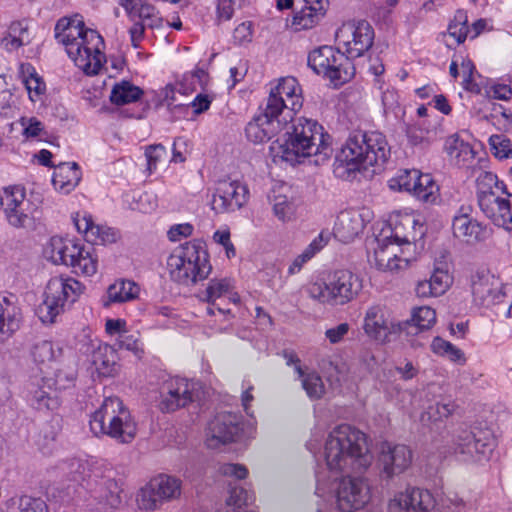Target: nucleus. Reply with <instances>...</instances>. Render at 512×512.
I'll use <instances>...</instances> for the list:
<instances>
[{
    "label": "nucleus",
    "instance_id": "nucleus-1",
    "mask_svg": "<svg viewBox=\"0 0 512 512\" xmlns=\"http://www.w3.org/2000/svg\"><path fill=\"white\" fill-rule=\"evenodd\" d=\"M390 157L386 136L379 131H353L336 157L334 173L352 180L356 173L371 166H383Z\"/></svg>",
    "mask_w": 512,
    "mask_h": 512
},
{
    "label": "nucleus",
    "instance_id": "nucleus-2",
    "mask_svg": "<svg viewBox=\"0 0 512 512\" xmlns=\"http://www.w3.org/2000/svg\"><path fill=\"white\" fill-rule=\"evenodd\" d=\"M324 455L331 471L346 474L364 472L373 459L366 434L349 424L338 425L329 432Z\"/></svg>",
    "mask_w": 512,
    "mask_h": 512
},
{
    "label": "nucleus",
    "instance_id": "nucleus-3",
    "mask_svg": "<svg viewBox=\"0 0 512 512\" xmlns=\"http://www.w3.org/2000/svg\"><path fill=\"white\" fill-rule=\"evenodd\" d=\"M55 39L65 46L69 58L87 75H96L105 56L101 51L103 38L95 30L85 28L77 17L59 19L55 25Z\"/></svg>",
    "mask_w": 512,
    "mask_h": 512
},
{
    "label": "nucleus",
    "instance_id": "nucleus-4",
    "mask_svg": "<svg viewBox=\"0 0 512 512\" xmlns=\"http://www.w3.org/2000/svg\"><path fill=\"white\" fill-rule=\"evenodd\" d=\"M291 122L292 125L286 131L284 143L281 145L283 157L287 161L317 156L315 163L319 164L330 157V136L324 133L323 127L316 120L299 117L293 118Z\"/></svg>",
    "mask_w": 512,
    "mask_h": 512
},
{
    "label": "nucleus",
    "instance_id": "nucleus-5",
    "mask_svg": "<svg viewBox=\"0 0 512 512\" xmlns=\"http://www.w3.org/2000/svg\"><path fill=\"white\" fill-rule=\"evenodd\" d=\"M89 426L96 436H108L120 444L131 443L137 434V423L118 397H106L91 415Z\"/></svg>",
    "mask_w": 512,
    "mask_h": 512
},
{
    "label": "nucleus",
    "instance_id": "nucleus-6",
    "mask_svg": "<svg viewBox=\"0 0 512 512\" xmlns=\"http://www.w3.org/2000/svg\"><path fill=\"white\" fill-rule=\"evenodd\" d=\"M167 266L171 279L184 286L207 279L212 271L206 244L200 239L176 248L169 256Z\"/></svg>",
    "mask_w": 512,
    "mask_h": 512
},
{
    "label": "nucleus",
    "instance_id": "nucleus-7",
    "mask_svg": "<svg viewBox=\"0 0 512 512\" xmlns=\"http://www.w3.org/2000/svg\"><path fill=\"white\" fill-rule=\"evenodd\" d=\"M362 290V281L349 270H337L325 283H312L307 288L310 298L321 304L339 306L352 301Z\"/></svg>",
    "mask_w": 512,
    "mask_h": 512
},
{
    "label": "nucleus",
    "instance_id": "nucleus-8",
    "mask_svg": "<svg viewBox=\"0 0 512 512\" xmlns=\"http://www.w3.org/2000/svg\"><path fill=\"white\" fill-rule=\"evenodd\" d=\"M451 448L460 461L487 460L495 448V437L487 427H461L453 435Z\"/></svg>",
    "mask_w": 512,
    "mask_h": 512
},
{
    "label": "nucleus",
    "instance_id": "nucleus-9",
    "mask_svg": "<svg viewBox=\"0 0 512 512\" xmlns=\"http://www.w3.org/2000/svg\"><path fill=\"white\" fill-rule=\"evenodd\" d=\"M83 291L82 284L73 278L62 276L49 280L44 291V299L36 313L43 323H53L66 303H74Z\"/></svg>",
    "mask_w": 512,
    "mask_h": 512
},
{
    "label": "nucleus",
    "instance_id": "nucleus-10",
    "mask_svg": "<svg viewBox=\"0 0 512 512\" xmlns=\"http://www.w3.org/2000/svg\"><path fill=\"white\" fill-rule=\"evenodd\" d=\"M308 66L318 75L329 78L336 86L348 82L355 75V67L349 56L326 45L309 53Z\"/></svg>",
    "mask_w": 512,
    "mask_h": 512
},
{
    "label": "nucleus",
    "instance_id": "nucleus-11",
    "mask_svg": "<svg viewBox=\"0 0 512 512\" xmlns=\"http://www.w3.org/2000/svg\"><path fill=\"white\" fill-rule=\"evenodd\" d=\"M302 105V90L296 78L284 77L270 88L265 108L270 116L275 115L288 125Z\"/></svg>",
    "mask_w": 512,
    "mask_h": 512
},
{
    "label": "nucleus",
    "instance_id": "nucleus-12",
    "mask_svg": "<svg viewBox=\"0 0 512 512\" xmlns=\"http://www.w3.org/2000/svg\"><path fill=\"white\" fill-rule=\"evenodd\" d=\"M158 407L164 413L175 412L188 404L200 401L204 394L200 382L181 377H169L159 389Z\"/></svg>",
    "mask_w": 512,
    "mask_h": 512
},
{
    "label": "nucleus",
    "instance_id": "nucleus-13",
    "mask_svg": "<svg viewBox=\"0 0 512 512\" xmlns=\"http://www.w3.org/2000/svg\"><path fill=\"white\" fill-rule=\"evenodd\" d=\"M84 481L86 483L84 501L89 510L118 509L122 504V490L111 476L93 472Z\"/></svg>",
    "mask_w": 512,
    "mask_h": 512
},
{
    "label": "nucleus",
    "instance_id": "nucleus-14",
    "mask_svg": "<svg viewBox=\"0 0 512 512\" xmlns=\"http://www.w3.org/2000/svg\"><path fill=\"white\" fill-rule=\"evenodd\" d=\"M182 481L174 476L160 474L140 489L137 502L141 509L154 511L180 498Z\"/></svg>",
    "mask_w": 512,
    "mask_h": 512
},
{
    "label": "nucleus",
    "instance_id": "nucleus-15",
    "mask_svg": "<svg viewBox=\"0 0 512 512\" xmlns=\"http://www.w3.org/2000/svg\"><path fill=\"white\" fill-rule=\"evenodd\" d=\"M371 500V488L363 477H343L336 489V506L341 512L363 509Z\"/></svg>",
    "mask_w": 512,
    "mask_h": 512
},
{
    "label": "nucleus",
    "instance_id": "nucleus-16",
    "mask_svg": "<svg viewBox=\"0 0 512 512\" xmlns=\"http://www.w3.org/2000/svg\"><path fill=\"white\" fill-rule=\"evenodd\" d=\"M249 199L247 185L230 178L219 180L212 195L211 208L218 214L231 213L241 209Z\"/></svg>",
    "mask_w": 512,
    "mask_h": 512
},
{
    "label": "nucleus",
    "instance_id": "nucleus-17",
    "mask_svg": "<svg viewBox=\"0 0 512 512\" xmlns=\"http://www.w3.org/2000/svg\"><path fill=\"white\" fill-rule=\"evenodd\" d=\"M336 40L345 47V54L351 58H358L368 51L374 41V30L365 20L357 24H345L336 33Z\"/></svg>",
    "mask_w": 512,
    "mask_h": 512
},
{
    "label": "nucleus",
    "instance_id": "nucleus-18",
    "mask_svg": "<svg viewBox=\"0 0 512 512\" xmlns=\"http://www.w3.org/2000/svg\"><path fill=\"white\" fill-rule=\"evenodd\" d=\"M243 431L242 417L233 412L218 413L207 429L206 445L217 448L222 444L234 442Z\"/></svg>",
    "mask_w": 512,
    "mask_h": 512
},
{
    "label": "nucleus",
    "instance_id": "nucleus-19",
    "mask_svg": "<svg viewBox=\"0 0 512 512\" xmlns=\"http://www.w3.org/2000/svg\"><path fill=\"white\" fill-rule=\"evenodd\" d=\"M413 454L410 448L403 444L383 442L380 446L378 464L380 477L390 480L394 476L403 473L412 463Z\"/></svg>",
    "mask_w": 512,
    "mask_h": 512
},
{
    "label": "nucleus",
    "instance_id": "nucleus-20",
    "mask_svg": "<svg viewBox=\"0 0 512 512\" xmlns=\"http://www.w3.org/2000/svg\"><path fill=\"white\" fill-rule=\"evenodd\" d=\"M435 498L429 490L408 488L390 500L389 512H429L435 507Z\"/></svg>",
    "mask_w": 512,
    "mask_h": 512
},
{
    "label": "nucleus",
    "instance_id": "nucleus-21",
    "mask_svg": "<svg viewBox=\"0 0 512 512\" xmlns=\"http://www.w3.org/2000/svg\"><path fill=\"white\" fill-rule=\"evenodd\" d=\"M53 378L42 377L28 387L27 400L30 406L41 412L57 410L61 405L59 390Z\"/></svg>",
    "mask_w": 512,
    "mask_h": 512
},
{
    "label": "nucleus",
    "instance_id": "nucleus-22",
    "mask_svg": "<svg viewBox=\"0 0 512 512\" xmlns=\"http://www.w3.org/2000/svg\"><path fill=\"white\" fill-rule=\"evenodd\" d=\"M286 126L287 125L282 123L277 116H270L264 107L263 112L255 116L253 120L247 124L245 134L249 141L253 143H263L269 141Z\"/></svg>",
    "mask_w": 512,
    "mask_h": 512
},
{
    "label": "nucleus",
    "instance_id": "nucleus-23",
    "mask_svg": "<svg viewBox=\"0 0 512 512\" xmlns=\"http://www.w3.org/2000/svg\"><path fill=\"white\" fill-rule=\"evenodd\" d=\"M377 246L374 248L373 261L380 270L394 271L399 268L400 258L397 255V246L402 244L410 245L407 237L394 235L377 239Z\"/></svg>",
    "mask_w": 512,
    "mask_h": 512
},
{
    "label": "nucleus",
    "instance_id": "nucleus-24",
    "mask_svg": "<svg viewBox=\"0 0 512 512\" xmlns=\"http://www.w3.org/2000/svg\"><path fill=\"white\" fill-rule=\"evenodd\" d=\"M511 199L497 195L479 204V208L496 226L508 231L512 230V194H506Z\"/></svg>",
    "mask_w": 512,
    "mask_h": 512
},
{
    "label": "nucleus",
    "instance_id": "nucleus-25",
    "mask_svg": "<svg viewBox=\"0 0 512 512\" xmlns=\"http://www.w3.org/2000/svg\"><path fill=\"white\" fill-rule=\"evenodd\" d=\"M364 227L365 221L359 211L345 210L338 215L333 234L339 241L349 243L362 233Z\"/></svg>",
    "mask_w": 512,
    "mask_h": 512
},
{
    "label": "nucleus",
    "instance_id": "nucleus-26",
    "mask_svg": "<svg viewBox=\"0 0 512 512\" xmlns=\"http://www.w3.org/2000/svg\"><path fill=\"white\" fill-rule=\"evenodd\" d=\"M452 230L456 238L467 243L483 240L486 236V227L470 218L466 213L454 216Z\"/></svg>",
    "mask_w": 512,
    "mask_h": 512
},
{
    "label": "nucleus",
    "instance_id": "nucleus-27",
    "mask_svg": "<svg viewBox=\"0 0 512 512\" xmlns=\"http://www.w3.org/2000/svg\"><path fill=\"white\" fill-rule=\"evenodd\" d=\"M284 356L287 361V365H293L299 377L302 378V386L306 391L307 395L311 399L321 398L325 392L324 384L322 382L321 377L315 372L307 373L306 368L304 369L301 366L297 354H284Z\"/></svg>",
    "mask_w": 512,
    "mask_h": 512
},
{
    "label": "nucleus",
    "instance_id": "nucleus-28",
    "mask_svg": "<svg viewBox=\"0 0 512 512\" xmlns=\"http://www.w3.org/2000/svg\"><path fill=\"white\" fill-rule=\"evenodd\" d=\"M80 180V168L75 162L59 164L52 177L54 188L63 194L71 192L79 184Z\"/></svg>",
    "mask_w": 512,
    "mask_h": 512
},
{
    "label": "nucleus",
    "instance_id": "nucleus-29",
    "mask_svg": "<svg viewBox=\"0 0 512 512\" xmlns=\"http://www.w3.org/2000/svg\"><path fill=\"white\" fill-rule=\"evenodd\" d=\"M364 330L369 338L377 342L385 343L390 341L391 331L378 307H371L366 312Z\"/></svg>",
    "mask_w": 512,
    "mask_h": 512
},
{
    "label": "nucleus",
    "instance_id": "nucleus-30",
    "mask_svg": "<svg viewBox=\"0 0 512 512\" xmlns=\"http://www.w3.org/2000/svg\"><path fill=\"white\" fill-rule=\"evenodd\" d=\"M498 192L508 194L506 185L500 182L497 175L492 172L482 171L476 178V196L478 205L496 197Z\"/></svg>",
    "mask_w": 512,
    "mask_h": 512
},
{
    "label": "nucleus",
    "instance_id": "nucleus-31",
    "mask_svg": "<svg viewBox=\"0 0 512 512\" xmlns=\"http://www.w3.org/2000/svg\"><path fill=\"white\" fill-rule=\"evenodd\" d=\"M305 4L297 11L292 19V26L295 30L312 28L323 15L321 0H303Z\"/></svg>",
    "mask_w": 512,
    "mask_h": 512
},
{
    "label": "nucleus",
    "instance_id": "nucleus-32",
    "mask_svg": "<svg viewBox=\"0 0 512 512\" xmlns=\"http://www.w3.org/2000/svg\"><path fill=\"white\" fill-rule=\"evenodd\" d=\"M444 150L455 165L462 167L468 165L475 156L471 145L457 135L449 136L444 144Z\"/></svg>",
    "mask_w": 512,
    "mask_h": 512
},
{
    "label": "nucleus",
    "instance_id": "nucleus-33",
    "mask_svg": "<svg viewBox=\"0 0 512 512\" xmlns=\"http://www.w3.org/2000/svg\"><path fill=\"white\" fill-rule=\"evenodd\" d=\"M232 286L228 279H211L204 291L199 295L202 301L216 306L217 311L221 314H229L230 309L224 308L216 303L217 299L223 297L231 290Z\"/></svg>",
    "mask_w": 512,
    "mask_h": 512
},
{
    "label": "nucleus",
    "instance_id": "nucleus-34",
    "mask_svg": "<svg viewBox=\"0 0 512 512\" xmlns=\"http://www.w3.org/2000/svg\"><path fill=\"white\" fill-rule=\"evenodd\" d=\"M20 313L6 298L0 300V341L19 328Z\"/></svg>",
    "mask_w": 512,
    "mask_h": 512
},
{
    "label": "nucleus",
    "instance_id": "nucleus-35",
    "mask_svg": "<svg viewBox=\"0 0 512 512\" xmlns=\"http://www.w3.org/2000/svg\"><path fill=\"white\" fill-rule=\"evenodd\" d=\"M415 189L411 193L420 201L428 204L436 203L439 198V187L430 174L418 171L415 178Z\"/></svg>",
    "mask_w": 512,
    "mask_h": 512
},
{
    "label": "nucleus",
    "instance_id": "nucleus-36",
    "mask_svg": "<svg viewBox=\"0 0 512 512\" xmlns=\"http://www.w3.org/2000/svg\"><path fill=\"white\" fill-rule=\"evenodd\" d=\"M138 285L130 280L117 281L110 285L107 290L108 301L104 303L108 306L110 303H123L135 299L138 296Z\"/></svg>",
    "mask_w": 512,
    "mask_h": 512
},
{
    "label": "nucleus",
    "instance_id": "nucleus-37",
    "mask_svg": "<svg viewBox=\"0 0 512 512\" xmlns=\"http://www.w3.org/2000/svg\"><path fill=\"white\" fill-rule=\"evenodd\" d=\"M143 91L130 83L129 81H121L116 83L111 90L110 101L115 105H125L140 99Z\"/></svg>",
    "mask_w": 512,
    "mask_h": 512
},
{
    "label": "nucleus",
    "instance_id": "nucleus-38",
    "mask_svg": "<svg viewBox=\"0 0 512 512\" xmlns=\"http://www.w3.org/2000/svg\"><path fill=\"white\" fill-rule=\"evenodd\" d=\"M472 294L481 304H489L499 297V292L490 283L488 275H476L472 279Z\"/></svg>",
    "mask_w": 512,
    "mask_h": 512
},
{
    "label": "nucleus",
    "instance_id": "nucleus-39",
    "mask_svg": "<svg viewBox=\"0 0 512 512\" xmlns=\"http://www.w3.org/2000/svg\"><path fill=\"white\" fill-rule=\"evenodd\" d=\"M32 206V203L26 199L25 189L14 185L4 188L0 192V207L2 210L9 209L11 212L15 207L21 208Z\"/></svg>",
    "mask_w": 512,
    "mask_h": 512
},
{
    "label": "nucleus",
    "instance_id": "nucleus-40",
    "mask_svg": "<svg viewBox=\"0 0 512 512\" xmlns=\"http://www.w3.org/2000/svg\"><path fill=\"white\" fill-rule=\"evenodd\" d=\"M120 4L132 21L143 22L157 13L156 9L144 0H121Z\"/></svg>",
    "mask_w": 512,
    "mask_h": 512
},
{
    "label": "nucleus",
    "instance_id": "nucleus-41",
    "mask_svg": "<svg viewBox=\"0 0 512 512\" xmlns=\"http://www.w3.org/2000/svg\"><path fill=\"white\" fill-rule=\"evenodd\" d=\"M50 258L55 264L70 266L69 254L75 253V243L64 241L59 237H52L49 245Z\"/></svg>",
    "mask_w": 512,
    "mask_h": 512
},
{
    "label": "nucleus",
    "instance_id": "nucleus-42",
    "mask_svg": "<svg viewBox=\"0 0 512 512\" xmlns=\"http://www.w3.org/2000/svg\"><path fill=\"white\" fill-rule=\"evenodd\" d=\"M117 354H92L91 369L99 377H111L118 371Z\"/></svg>",
    "mask_w": 512,
    "mask_h": 512
},
{
    "label": "nucleus",
    "instance_id": "nucleus-43",
    "mask_svg": "<svg viewBox=\"0 0 512 512\" xmlns=\"http://www.w3.org/2000/svg\"><path fill=\"white\" fill-rule=\"evenodd\" d=\"M429 282L434 288V297L440 296L446 292L452 283V277L446 262H440L435 265Z\"/></svg>",
    "mask_w": 512,
    "mask_h": 512
},
{
    "label": "nucleus",
    "instance_id": "nucleus-44",
    "mask_svg": "<svg viewBox=\"0 0 512 512\" xmlns=\"http://www.w3.org/2000/svg\"><path fill=\"white\" fill-rule=\"evenodd\" d=\"M78 217L79 214L73 218L78 232L84 233L87 242L97 245L102 233V227L94 224L90 215H84L81 219Z\"/></svg>",
    "mask_w": 512,
    "mask_h": 512
},
{
    "label": "nucleus",
    "instance_id": "nucleus-45",
    "mask_svg": "<svg viewBox=\"0 0 512 512\" xmlns=\"http://www.w3.org/2000/svg\"><path fill=\"white\" fill-rule=\"evenodd\" d=\"M113 352L119 350H126L128 352L143 351L142 343L140 341L139 332H122L117 337L116 343L111 347Z\"/></svg>",
    "mask_w": 512,
    "mask_h": 512
},
{
    "label": "nucleus",
    "instance_id": "nucleus-46",
    "mask_svg": "<svg viewBox=\"0 0 512 512\" xmlns=\"http://www.w3.org/2000/svg\"><path fill=\"white\" fill-rule=\"evenodd\" d=\"M94 248L88 246V251L80 255V260L72 264L73 272L86 276L94 275L97 271V258L93 255Z\"/></svg>",
    "mask_w": 512,
    "mask_h": 512
},
{
    "label": "nucleus",
    "instance_id": "nucleus-47",
    "mask_svg": "<svg viewBox=\"0 0 512 512\" xmlns=\"http://www.w3.org/2000/svg\"><path fill=\"white\" fill-rule=\"evenodd\" d=\"M435 321L436 312L429 306H421L413 310L411 322L416 328L429 329Z\"/></svg>",
    "mask_w": 512,
    "mask_h": 512
},
{
    "label": "nucleus",
    "instance_id": "nucleus-48",
    "mask_svg": "<svg viewBox=\"0 0 512 512\" xmlns=\"http://www.w3.org/2000/svg\"><path fill=\"white\" fill-rule=\"evenodd\" d=\"M418 175V170H404L400 174L389 181V187L394 190L407 191L411 193L415 189V178Z\"/></svg>",
    "mask_w": 512,
    "mask_h": 512
},
{
    "label": "nucleus",
    "instance_id": "nucleus-49",
    "mask_svg": "<svg viewBox=\"0 0 512 512\" xmlns=\"http://www.w3.org/2000/svg\"><path fill=\"white\" fill-rule=\"evenodd\" d=\"M489 143L495 157L506 159L512 156V143L502 135H492Z\"/></svg>",
    "mask_w": 512,
    "mask_h": 512
},
{
    "label": "nucleus",
    "instance_id": "nucleus-50",
    "mask_svg": "<svg viewBox=\"0 0 512 512\" xmlns=\"http://www.w3.org/2000/svg\"><path fill=\"white\" fill-rule=\"evenodd\" d=\"M19 512H48L46 502L40 497L22 495L18 500Z\"/></svg>",
    "mask_w": 512,
    "mask_h": 512
},
{
    "label": "nucleus",
    "instance_id": "nucleus-51",
    "mask_svg": "<svg viewBox=\"0 0 512 512\" xmlns=\"http://www.w3.org/2000/svg\"><path fill=\"white\" fill-rule=\"evenodd\" d=\"M31 209L32 206H25L21 208L15 207L11 212L9 209H5L3 212L10 225L14 227H24L31 217Z\"/></svg>",
    "mask_w": 512,
    "mask_h": 512
},
{
    "label": "nucleus",
    "instance_id": "nucleus-52",
    "mask_svg": "<svg viewBox=\"0 0 512 512\" xmlns=\"http://www.w3.org/2000/svg\"><path fill=\"white\" fill-rule=\"evenodd\" d=\"M456 404L452 401H438L434 406H430L427 410L429 419L434 421L448 418L456 409Z\"/></svg>",
    "mask_w": 512,
    "mask_h": 512
},
{
    "label": "nucleus",
    "instance_id": "nucleus-53",
    "mask_svg": "<svg viewBox=\"0 0 512 512\" xmlns=\"http://www.w3.org/2000/svg\"><path fill=\"white\" fill-rule=\"evenodd\" d=\"M273 211L277 218L285 220L292 212V203L285 195H276L273 198Z\"/></svg>",
    "mask_w": 512,
    "mask_h": 512
},
{
    "label": "nucleus",
    "instance_id": "nucleus-54",
    "mask_svg": "<svg viewBox=\"0 0 512 512\" xmlns=\"http://www.w3.org/2000/svg\"><path fill=\"white\" fill-rule=\"evenodd\" d=\"M250 500L251 496L244 488L235 486L230 489V494L226 502L228 506L241 508L243 505H247Z\"/></svg>",
    "mask_w": 512,
    "mask_h": 512
},
{
    "label": "nucleus",
    "instance_id": "nucleus-55",
    "mask_svg": "<svg viewBox=\"0 0 512 512\" xmlns=\"http://www.w3.org/2000/svg\"><path fill=\"white\" fill-rule=\"evenodd\" d=\"M166 154V149L161 144L150 145L146 148L145 156L147 158L148 170L152 172L156 169L158 162Z\"/></svg>",
    "mask_w": 512,
    "mask_h": 512
},
{
    "label": "nucleus",
    "instance_id": "nucleus-56",
    "mask_svg": "<svg viewBox=\"0 0 512 512\" xmlns=\"http://www.w3.org/2000/svg\"><path fill=\"white\" fill-rule=\"evenodd\" d=\"M219 472L223 476L235 477L236 479H244L248 475V469L241 464L224 463L219 467Z\"/></svg>",
    "mask_w": 512,
    "mask_h": 512
},
{
    "label": "nucleus",
    "instance_id": "nucleus-57",
    "mask_svg": "<svg viewBox=\"0 0 512 512\" xmlns=\"http://www.w3.org/2000/svg\"><path fill=\"white\" fill-rule=\"evenodd\" d=\"M193 232V226L189 223L177 224L172 226L168 231L170 241H179L182 237H188Z\"/></svg>",
    "mask_w": 512,
    "mask_h": 512
},
{
    "label": "nucleus",
    "instance_id": "nucleus-58",
    "mask_svg": "<svg viewBox=\"0 0 512 512\" xmlns=\"http://www.w3.org/2000/svg\"><path fill=\"white\" fill-rule=\"evenodd\" d=\"M25 86L30 94V99L32 101H35L32 93L38 97L43 94L45 90L44 82L36 74H31L30 77L25 80Z\"/></svg>",
    "mask_w": 512,
    "mask_h": 512
},
{
    "label": "nucleus",
    "instance_id": "nucleus-59",
    "mask_svg": "<svg viewBox=\"0 0 512 512\" xmlns=\"http://www.w3.org/2000/svg\"><path fill=\"white\" fill-rule=\"evenodd\" d=\"M233 39L236 44H243L250 42L252 39V30L250 23H241L233 32Z\"/></svg>",
    "mask_w": 512,
    "mask_h": 512
},
{
    "label": "nucleus",
    "instance_id": "nucleus-60",
    "mask_svg": "<svg viewBox=\"0 0 512 512\" xmlns=\"http://www.w3.org/2000/svg\"><path fill=\"white\" fill-rule=\"evenodd\" d=\"M76 378V374L74 371L70 372H64L59 371L55 374V378L53 379V382H55V387L58 388V390L66 389L70 387Z\"/></svg>",
    "mask_w": 512,
    "mask_h": 512
},
{
    "label": "nucleus",
    "instance_id": "nucleus-61",
    "mask_svg": "<svg viewBox=\"0 0 512 512\" xmlns=\"http://www.w3.org/2000/svg\"><path fill=\"white\" fill-rule=\"evenodd\" d=\"M26 43H28V40H26L25 37H22L20 35L8 34L1 40V45L8 51L18 49Z\"/></svg>",
    "mask_w": 512,
    "mask_h": 512
},
{
    "label": "nucleus",
    "instance_id": "nucleus-62",
    "mask_svg": "<svg viewBox=\"0 0 512 512\" xmlns=\"http://www.w3.org/2000/svg\"><path fill=\"white\" fill-rule=\"evenodd\" d=\"M22 124L24 126V135L27 138L37 137L43 130V124L35 117L28 119L27 123L23 121Z\"/></svg>",
    "mask_w": 512,
    "mask_h": 512
},
{
    "label": "nucleus",
    "instance_id": "nucleus-63",
    "mask_svg": "<svg viewBox=\"0 0 512 512\" xmlns=\"http://www.w3.org/2000/svg\"><path fill=\"white\" fill-rule=\"evenodd\" d=\"M468 32V26L465 25L450 23L448 26L449 35L455 38L458 44L463 43L466 40Z\"/></svg>",
    "mask_w": 512,
    "mask_h": 512
},
{
    "label": "nucleus",
    "instance_id": "nucleus-64",
    "mask_svg": "<svg viewBox=\"0 0 512 512\" xmlns=\"http://www.w3.org/2000/svg\"><path fill=\"white\" fill-rule=\"evenodd\" d=\"M321 370L326 374L329 381H340L339 375L342 373V371L340 367L333 361H323L321 365Z\"/></svg>",
    "mask_w": 512,
    "mask_h": 512
}]
</instances>
